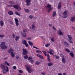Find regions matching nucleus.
Segmentation results:
<instances>
[{
	"label": "nucleus",
	"mask_w": 75,
	"mask_h": 75,
	"mask_svg": "<svg viewBox=\"0 0 75 75\" xmlns=\"http://www.w3.org/2000/svg\"><path fill=\"white\" fill-rule=\"evenodd\" d=\"M25 45L26 47H28V44H27V43H26L25 44Z\"/></svg>",
	"instance_id": "nucleus-37"
},
{
	"label": "nucleus",
	"mask_w": 75,
	"mask_h": 75,
	"mask_svg": "<svg viewBox=\"0 0 75 75\" xmlns=\"http://www.w3.org/2000/svg\"><path fill=\"white\" fill-rule=\"evenodd\" d=\"M50 52H52L53 51V50L51 49H50L49 50Z\"/></svg>",
	"instance_id": "nucleus-44"
},
{
	"label": "nucleus",
	"mask_w": 75,
	"mask_h": 75,
	"mask_svg": "<svg viewBox=\"0 0 75 75\" xmlns=\"http://www.w3.org/2000/svg\"><path fill=\"white\" fill-rule=\"evenodd\" d=\"M47 7L48 8H49L48 9V12L49 13L51 10V5L48 4L47 6Z\"/></svg>",
	"instance_id": "nucleus-7"
},
{
	"label": "nucleus",
	"mask_w": 75,
	"mask_h": 75,
	"mask_svg": "<svg viewBox=\"0 0 75 75\" xmlns=\"http://www.w3.org/2000/svg\"><path fill=\"white\" fill-rule=\"evenodd\" d=\"M49 27H52V24H49Z\"/></svg>",
	"instance_id": "nucleus-60"
},
{
	"label": "nucleus",
	"mask_w": 75,
	"mask_h": 75,
	"mask_svg": "<svg viewBox=\"0 0 75 75\" xmlns=\"http://www.w3.org/2000/svg\"><path fill=\"white\" fill-rule=\"evenodd\" d=\"M49 52L50 54L52 55H53V53H52V52Z\"/></svg>",
	"instance_id": "nucleus-52"
},
{
	"label": "nucleus",
	"mask_w": 75,
	"mask_h": 75,
	"mask_svg": "<svg viewBox=\"0 0 75 75\" xmlns=\"http://www.w3.org/2000/svg\"><path fill=\"white\" fill-rule=\"evenodd\" d=\"M51 40L52 42H54V38H51Z\"/></svg>",
	"instance_id": "nucleus-33"
},
{
	"label": "nucleus",
	"mask_w": 75,
	"mask_h": 75,
	"mask_svg": "<svg viewBox=\"0 0 75 75\" xmlns=\"http://www.w3.org/2000/svg\"><path fill=\"white\" fill-rule=\"evenodd\" d=\"M50 44L48 43L46 44L45 46L46 47H48V46H50Z\"/></svg>",
	"instance_id": "nucleus-34"
},
{
	"label": "nucleus",
	"mask_w": 75,
	"mask_h": 75,
	"mask_svg": "<svg viewBox=\"0 0 75 75\" xmlns=\"http://www.w3.org/2000/svg\"><path fill=\"white\" fill-rule=\"evenodd\" d=\"M27 3L26 5L27 6H30V2H31V0H27L26 1Z\"/></svg>",
	"instance_id": "nucleus-8"
},
{
	"label": "nucleus",
	"mask_w": 75,
	"mask_h": 75,
	"mask_svg": "<svg viewBox=\"0 0 75 75\" xmlns=\"http://www.w3.org/2000/svg\"><path fill=\"white\" fill-rule=\"evenodd\" d=\"M58 33L60 35H63V33L62 32L61 30H59L58 31Z\"/></svg>",
	"instance_id": "nucleus-16"
},
{
	"label": "nucleus",
	"mask_w": 75,
	"mask_h": 75,
	"mask_svg": "<svg viewBox=\"0 0 75 75\" xmlns=\"http://www.w3.org/2000/svg\"><path fill=\"white\" fill-rule=\"evenodd\" d=\"M47 58H50V55H49V54H47Z\"/></svg>",
	"instance_id": "nucleus-61"
},
{
	"label": "nucleus",
	"mask_w": 75,
	"mask_h": 75,
	"mask_svg": "<svg viewBox=\"0 0 75 75\" xmlns=\"http://www.w3.org/2000/svg\"><path fill=\"white\" fill-rule=\"evenodd\" d=\"M36 53H38H38H42V52L41 51L38 50L36 51Z\"/></svg>",
	"instance_id": "nucleus-27"
},
{
	"label": "nucleus",
	"mask_w": 75,
	"mask_h": 75,
	"mask_svg": "<svg viewBox=\"0 0 75 75\" xmlns=\"http://www.w3.org/2000/svg\"><path fill=\"white\" fill-rule=\"evenodd\" d=\"M32 27L33 30H35V27L34 25L33 24L32 26Z\"/></svg>",
	"instance_id": "nucleus-22"
},
{
	"label": "nucleus",
	"mask_w": 75,
	"mask_h": 75,
	"mask_svg": "<svg viewBox=\"0 0 75 75\" xmlns=\"http://www.w3.org/2000/svg\"><path fill=\"white\" fill-rule=\"evenodd\" d=\"M48 66H51V65H52V63L50 62L48 64Z\"/></svg>",
	"instance_id": "nucleus-31"
},
{
	"label": "nucleus",
	"mask_w": 75,
	"mask_h": 75,
	"mask_svg": "<svg viewBox=\"0 0 75 75\" xmlns=\"http://www.w3.org/2000/svg\"><path fill=\"white\" fill-rule=\"evenodd\" d=\"M13 7L14 8H16L17 10H18V11H19V10H18V8H19V7H18V5H13Z\"/></svg>",
	"instance_id": "nucleus-9"
},
{
	"label": "nucleus",
	"mask_w": 75,
	"mask_h": 75,
	"mask_svg": "<svg viewBox=\"0 0 75 75\" xmlns=\"http://www.w3.org/2000/svg\"><path fill=\"white\" fill-rule=\"evenodd\" d=\"M64 44L65 45H68V43L66 42H64Z\"/></svg>",
	"instance_id": "nucleus-41"
},
{
	"label": "nucleus",
	"mask_w": 75,
	"mask_h": 75,
	"mask_svg": "<svg viewBox=\"0 0 75 75\" xmlns=\"http://www.w3.org/2000/svg\"><path fill=\"white\" fill-rule=\"evenodd\" d=\"M58 6H61V2H59Z\"/></svg>",
	"instance_id": "nucleus-47"
},
{
	"label": "nucleus",
	"mask_w": 75,
	"mask_h": 75,
	"mask_svg": "<svg viewBox=\"0 0 75 75\" xmlns=\"http://www.w3.org/2000/svg\"><path fill=\"white\" fill-rule=\"evenodd\" d=\"M6 68L7 69V72H8V67H7L6 66Z\"/></svg>",
	"instance_id": "nucleus-56"
},
{
	"label": "nucleus",
	"mask_w": 75,
	"mask_h": 75,
	"mask_svg": "<svg viewBox=\"0 0 75 75\" xmlns=\"http://www.w3.org/2000/svg\"><path fill=\"white\" fill-rule=\"evenodd\" d=\"M3 72L4 74H6L7 72V71L6 69H3Z\"/></svg>",
	"instance_id": "nucleus-19"
},
{
	"label": "nucleus",
	"mask_w": 75,
	"mask_h": 75,
	"mask_svg": "<svg viewBox=\"0 0 75 75\" xmlns=\"http://www.w3.org/2000/svg\"><path fill=\"white\" fill-rule=\"evenodd\" d=\"M1 68L3 69H6V66L3 65V64H1Z\"/></svg>",
	"instance_id": "nucleus-10"
},
{
	"label": "nucleus",
	"mask_w": 75,
	"mask_h": 75,
	"mask_svg": "<svg viewBox=\"0 0 75 75\" xmlns=\"http://www.w3.org/2000/svg\"><path fill=\"white\" fill-rule=\"evenodd\" d=\"M0 47L1 50H5L7 48V46L6 45V42H2L0 44Z\"/></svg>",
	"instance_id": "nucleus-1"
},
{
	"label": "nucleus",
	"mask_w": 75,
	"mask_h": 75,
	"mask_svg": "<svg viewBox=\"0 0 75 75\" xmlns=\"http://www.w3.org/2000/svg\"><path fill=\"white\" fill-rule=\"evenodd\" d=\"M58 9H61V6H58Z\"/></svg>",
	"instance_id": "nucleus-51"
},
{
	"label": "nucleus",
	"mask_w": 75,
	"mask_h": 75,
	"mask_svg": "<svg viewBox=\"0 0 75 75\" xmlns=\"http://www.w3.org/2000/svg\"><path fill=\"white\" fill-rule=\"evenodd\" d=\"M25 67L26 68L27 71H28L29 73H31L32 72V70L31 69V67L29 65H26Z\"/></svg>",
	"instance_id": "nucleus-2"
},
{
	"label": "nucleus",
	"mask_w": 75,
	"mask_h": 75,
	"mask_svg": "<svg viewBox=\"0 0 75 75\" xmlns=\"http://www.w3.org/2000/svg\"><path fill=\"white\" fill-rule=\"evenodd\" d=\"M28 55H26L24 56V58L25 59H27L28 58Z\"/></svg>",
	"instance_id": "nucleus-26"
},
{
	"label": "nucleus",
	"mask_w": 75,
	"mask_h": 75,
	"mask_svg": "<svg viewBox=\"0 0 75 75\" xmlns=\"http://www.w3.org/2000/svg\"><path fill=\"white\" fill-rule=\"evenodd\" d=\"M67 36H68V38H69L71 37V35H67Z\"/></svg>",
	"instance_id": "nucleus-55"
},
{
	"label": "nucleus",
	"mask_w": 75,
	"mask_h": 75,
	"mask_svg": "<svg viewBox=\"0 0 75 75\" xmlns=\"http://www.w3.org/2000/svg\"><path fill=\"white\" fill-rule=\"evenodd\" d=\"M5 64H6V65H7L8 66H10V64H8V62H7V61H5Z\"/></svg>",
	"instance_id": "nucleus-32"
},
{
	"label": "nucleus",
	"mask_w": 75,
	"mask_h": 75,
	"mask_svg": "<svg viewBox=\"0 0 75 75\" xmlns=\"http://www.w3.org/2000/svg\"><path fill=\"white\" fill-rule=\"evenodd\" d=\"M15 14H16V15H18V12H15Z\"/></svg>",
	"instance_id": "nucleus-57"
},
{
	"label": "nucleus",
	"mask_w": 75,
	"mask_h": 75,
	"mask_svg": "<svg viewBox=\"0 0 75 75\" xmlns=\"http://www.w3.org/2000/svg\"><path fill=\"white\" fill-rule=\"evenodd\" d=\"M24 10L26 12H27L28 13H29V12H30V10H28V9L25 8Z\"/></svg>",
	"instance_id": "nucleus-29"
},
{
	"label": "nucleus",
	"mask_w": 75,
	"mask_h": 75,
	"mask_svg": "<svg viewBox=\"0 0 75 75\" xmlns=\"http://www.w3.org/2000/svg\"><path fill=\"white\" fill-rule=\"evenodd\" d=\"M69 55L70 56H71L72 58H74V54L73 53V52H71L69 53Z\"/></svg>",
	"instance_id": "nucleus-13"
},
{
	"label": "nucleus",
	"mask_w": 75,
	"mask_h": 75,
	"mask_svg": "<svg viewBox=\"0 0 75 75\" xmlns=\"http://www.w3.org/2000/svg\"><path fill=\"white\" fill-rule=\"evenodd\" d=\"M28 40H31V38L29 37L28 38Z\"/></svg>",
	"instance_id": "nucleus-58"
},
{
	"label": "nucleus",
	"mask_w": 75,
	"mask_h": 75,
	"mask_svg": "<svg viewBox=\"0 0 75 75\" xmlns=\"http://www.w3.org/2000/svg\"><path fill=\"white\" fill-rule=\"evenodd\" d=\"M56 11H54L53 12V15H52V17H54V16H56Z\"/></svg>",
	"instance_id": "nucleus-20"
},
{
	"label": "nucleus",
	"mask_w": 75,
	"mask_h": 75,
	"mask_svg": "<svg viewBox=\"0 0 75 75\" xmlns=\"http://www.w3.org/2000/svg\"><path fill=\"white\" fill-rule=\"evenodd\" d=\"M21 34L23 37H26L27 36L26 33H24V34L23 33H22Z\"/></svg>",
	"instance_id": "nucleus-17"
},
{
	"label": "nucleus",
	"mask_w": 75,
	"mask_h": 75,
	"mask_svg": "<svg viewBox=\"0 0 75 75\" xmlns=\"http://www.w3.org/2000/svg\"><path fill=\"white\" fill-rule=\"evenodd\" d=\"M22 54L23 55H26L28 54V51L27 50L23 49L22 50Z\"/></svg>",
	"instance_id": "nucleus-4"
},
{
	"label": "nucleus",
	"mask_w": 75,
	"mask_h": 75,
	"mask_svg": "<svg viewBox=\"0 0 75 75\" xmlns=\"http://www.w3.org/2000/svg\"><path fill=\"white\" fill-rule=\"evenodd\" d=\"M19 72H20V73H23V71L21 70H19Z\"/></svg>",
	"instance_id": "nucleus-45"
},
{
	"label": "nucleus",
	"mask_w": 75,
	"mask_h": 75,
	"mask_svg": "<svg viewBox=\"0 0 75 75\" xmlns=\"http://www.w3.org/2000/svg\"><path fill=\"white\" fill-rule=\"evenodd\" d=\"M15 23L16 24L17 26H18V25H19V23H18V22L19 21H18V20L16 18H15Z\"/></svg>",
	"instance_id": "nucleus-6"
},
{
	"label": "nucleus",
	"mask_w": 75,
	"mask_h": 75,
	"mask_svg": "<svg viewBox=\"0 0 75 75\" xmlns=\"http://www.w3.org/2000/svg\"><path fill=\"white\" fill-rule=\"evenodd\" d=\"M65 50L68 53H69L70 52V50H69V49H68L66 48V49H65Z\"/></svg>",
	"instance_id": "nucleus-23"
},
{
	"label": "nucleus",
	"mask_w": 75,
	"mask_h": 75,
	"mask_svg": "<svg viewBox=\"0 0 75 75\" xmlns=\"http://www.w3.org/2000/svg\"><path fill=\"white\" fill-rule=\"evenodd\" d=\"M53 29L54 30H56V28H55V27L54 26L53 27Z\"/></svg>",
	"instance_id": "nucleus-50"
},
{
	"label": "nucleus",
	"mask_w": 75,
	"mask_h": 75,
	"mask_svg": "<svg viewBox=\"0 0 75 75\" xmlns=\"http://www.w3.org/2000/svg\"><path fill=\"white\" fill-rule=\"evenodd\" d=\"M27 42L25 41V40H24L23 41V40H22V44H26Z\"/></svg>",
	"instance_id": "nucleus-25"
},
{
	"label": "nucleus",
	"mask_w": 75,
	"mask_h": 75,
	"mask_svg": "<svg viewBox=\"0 0 75 75\" xmlns=\"http://www.w3.org/2000/svg\"><path fill=\"white\" fill-rule=\"evenodd\" d=\"M47 61H49V62H50V61H51V60H50V59L49 57L47 58Z\"/></svg>",
	"instance_id": "nucleus-46"
},
{
	"label": "nucleus",
	"mask_w": 75,
	"mask_h": 75,
	"mask_svg": "<svg viewBox=\"0 0 75 75\" xmlns=\"http://www.w3.org/2000/svg\"><path fill=\"white\" fill-rule=\"evenodd\" d=\"M39 58H41V59H44L43 56L41 55H40Z\"/></svg>",
	"instance_id": "nucleus-35"
},
{
	"label": "nucleus",
	"mask_w": 75,
	"mask_h": 75,
	"mask_svg": "<svg viewBox=\"0 0 75 75\" xmlns=\"http://www.w3.org/2000/svg\"><path fill=\"white\" fill-rule=\"evenodd\" d=\"M33 16H32V15H30L29 16V18H30V19H32L33 18Z\"/></svg>",
	"instance_id": "nucleus-39"
},
{
	"label": "nucleus",
	"mask_w": 75,
	"mask_h": 75,
	"mask_svg": "<svg viewBox=\"0 0 75 75\" xmlns=\"http://www.w3.org/2000/svg\"><path fill=\"white\" fill-rule=\"evenodd\" d=\"M58 75H62V74L61 73H58Z\"/></svg>",
	"instance_id": "nucleus-64"
},
{
	"label": "nucleus",
	"mask_w": 75,
	"mask_h": 75,
	"mask_svg": "<svg viewBox=\"0 0 75 75\" xmlns=\"http://www.w3.org/2000/svg\"><path fill=\"white\" fill-rule=\"evenodd\" d=\"M9 3H10V4H14V2L13 1H11L9 2Z\"/></svg>",
	"instance_id": "nucleus-38"
},
{
	"label": "nucleus",
	"mask_w": 75,
	"mask_h": 75,
	"mask_svg": "<svg viewBox=\"0 0 75 75\" xmlns=\"http://www.w3.org/2000/svg\"><path fill=\"white\" fill-rule=\"evenodd\" d=\"M40 63H41L40 62L37 61V62H35V64L36 65H40Z\"/></svg>",
	"instance_id": "nucleus-28"
},
{
	"label": "nucleus",
	"mask_w": 75,
	"mask_h": 75,
	"mask_svg": "<svg viewBox=\"0 0 75 75\" xmlns=\"http://www.w3.org/2000/svg\"><path fill=\"white\" fill-rule=\"evenodd\" d=\"M67 11H64V13H63V15L65 16L64 17L62 16V17L63 18H67Z\"/></svg>",
	"instance_id": "nucleus-5"
},
{
	"label": "nucleus",
	"mask_w": 75,
	"mask_h": 75,
	"mask_svg": "<svg viewBox=\"0 0 75 75\" xmlns=\"http://www.w3.org/2000/svg\"><path fill=\"white\" fill-rule=\"evenodd\" d=\"M32 59H33V57H29L28 58V59H30V61H31Z\"/></svg>",
	"instance_id": "nucleus-30"
},
{
	"label": "nucleus",
	"mask_w": 75,
	"mask_h": 75,
	"mask_svg": "<svg viewBox=\"0 0 75 75\" xmlns=\"http://www.w3.org/2000/svg\"><path fill=\"white\" fill-rule=\"evenodd\" d=\"M8 14L9 15H13V12L12 11H10L8 12Z\"/></svg>",
	"instance_id": "nucleus-14"
},
{
	"label": "nucleus",
	"mask_w": 75,
	"mask_h": 75,
	"mask_svg": "<svg viewBox=\"0 0 75 75\" xmlns=\"http://www.w3.org/2000/svg\"><path fill=\"white\" fill-rule=\"evenodd\" d=\"M69 40H72V37H70V38H69Z\"/></svg>",
	"instance_id": "nucleus-59"
},
{
	"label": "nucleus",
	"mask_w": 75,
	"mask_h": 75,
	"mask_svg": "<svg viewBox=\"0 0 75 75\" xmlns=\"http://www.w3.org/2000/svg\"><path fill=\"white\" fill-rule=\"evenodd\" d=\"M12 36H13V38H15V35L14 34H12Z\"/></svg>",
	"instance_id": "nucleus-49"
},
{
	"label": "nucleus",
	"mask_w": 75,
	"mask_h": 75,
	"mask_svg": "<svg viewBox=\"0 0 75 75\" xmlns=\"http://www.w3.org/2000/svg\"><path fill=\"white\" fill-rule=\"evenodd\" d=\"M28 43L29 44V45H30V46H33V43L32 42H31L30 41H29Z\"/></svg>",
	"instance_id": "nucleus-15"
},
{
	"label": "nucleus",
	"mask_w": 75,
	"mask_h": 75,
	"mask_svg": "<svg viewBox=\"0 0 75 75\" xmlns=\"http://www.w3.org/2000/svg\"><path fill=\"white\" fill-rule=\"evenodd\" d=\"M75 21V17H73L71 18L70 21H71V22H73Z\"/></svg>",
	"instance_id": "nucleus-11"
},
{
	"label": "nucleus",
	"mask_w": 75,
	"mask_h": 75,
	"mask_svg": "<svg viewBox=\"0 0 75 75\" xmlns=\"http://www.w3.org/2000/svg\"><path fill=\"white\" fill-rule=\"evenodd\" d=\"M0 37L1 38H3V37H4V35H0Z\"/></svg>",
	"instance_id": "nucleus-36"
},
{
	"label": "nucleus",
	"mask_w": 75,
	"mask_h": 75,
	"mask_svg": "<svg viewBox=\"0 0 75 75\" xmlns=\"http://www.w3.org/2000/svg\"><path fill=\"white\" fill-rule=\"evenodd\" d=\"M19 36H16V38H15V40L16 41H18V40L19 39Z\"/></svg>",
	"instance_id": "nucleus-21"
},
{
	"label": "nucleus",
	"mask_w": 75,
	"mask_h": 75,
	"mask_svg": "<svg viewBox=\"0 0 75 75\" xmlns=\"http://www.w3.org/2000/svg\"><path fill=\"white\" fill-rule=\"evenodd\" d=\"M0 25L1 27H3L4 25V22L2 20L0 22Z\"/></svg>",
	"instance_id": "nucleus-12"
},
{
	"label": "nucleus",
	"mask_w": 75,
	"mask_h": 75,
	"mask_svg": "<svg viewBox=\"0 0 75 75\" xmlns=\"http://www.w3.org/2000/svg\"><path fill=\"white\" fill-rule=\"evenodd\" d=\"M33 48H35L37 50H39V48H38V47H35L34 46H33Z\"/></svg>",
	"instance_id": "nucleus-40"
},
{
	"label": "nucleus",
	"mask_w": 75,
	"mask_h": 75,
	"mask_svg": "<svg viewBox=\"0 0 75 75\" xmlns=\"http://www.w3.org/2000/svg\"><path fill=\"white\" fill-rule=\"evenodd\" d=\"M62 62H63V63H64V64H65L66 62H65V59L64 58H62Z\"/></svg>",
	"instance_id": "nucleus-18"
},
{
	"label": "nucleus",
	"mask_w": 75,
	"mask_h": 75,
	"mask_svg": "<svg viewBox=\"0 0 75 75\" xmlns=\"http://www.w3.org/2000/svg\"><path fill=\"white\" fill-rule=\"evenodd\" d=\"M42 52L45 55V56L46 57H47V53H46V52H45V51H42Z\"/></svg>",
	"instance_id": "nucleus-24"
},
{
	"label": "nucleus",
	"mask_w": 75,
	"mask_h": 75,
	"mask_svg": "<svg viewBox=\"0 0 75 75\" xmlns=\"http://www.w3.org/2000/svg\"><path fill=\"white\" fill-rule=\"evenodd\" d=\"M13 69H16V66H14L13 67Z\"/></svg>",
	"instance_id": "nucleus-48"
},
{
	"label": "nucleus",
	"mask_w": 75,
	"mask_h": 75,
	"mask_svg": "<svg viewBox=\"0 0 75 75\" xmlns=\"http://www.w3.org/2000/svg\"><path fill=\"white\" fill-rule=\"evenodd\" d=\"M56 59H59V57L58 56H56Z\"/></svg>",
	"instance_id": "nucleus-43"
},
{
	"label": "nucleus",
	"mask_w": 75,
	"mask_h": 75,
	"mask_svg": "<svg viewBox=\"0 0 75 75\" xmlns=\"http://www.w3.org/2000/svg\"><path fill=\"white\" fill-rule=\"evenodd\" d=\"M69 42L70 43H72V44H73V42H72V41L71 40H69Z\"/></svg>",
	"instance_id": "nucleus-53"
},
{
	"label": "nucleus",
	"mask_w": 75,
	"mask_h": 75,
	"mask_svg": "<svg viewBox=\"0 0 75 75\" xmlns=\"http://www.w3.org/2000/svg\"><path fill=\"white\" fill-rule=\"evenodd\" d=\"M27 30H23V33H25V32H27Z\"/></svg>",
	"instance_id": "nucleus-62"
},
{
	"label": "nucleus",
	"mask_w": 75,
	"mask_h": 75,
	"mask_svg": "<svg viewBox=\"0 0 75 75\" xmlns=\"http://www.w3.org/2000/svg\"><path fill=\"white\" fill-rule=\"evenodd\" d=\"M40 55H41L38 54H37V57H39V58H40Z\"/></svg>",
	"instance_id": "nucleus-54"
},
{
	"label": "nucleus",
	"mask_w": 75,
	"mask_h": 75,
	"mask_svg": "<svg viewBox=\"0 0 75 75\" xmlns=\"http://www.w3.org/2000/svg\"><path fill=\"white\" fill-rule=\"evenodd\" d=\"M9 21H10V22L11 24H13V22L12 21H11L9 19Z\"/></svg>",
	"instance_id": "nucleus-42"
},
{
	"label": "nucleus",
	"mask_w": 75,
	"mask_h": 75,
	"mask_svg": "<svg viewBox=\"0 0 75 75\" xmlns=\"http://www.w3.org/2000/svg\"><path fill=\"white\" fill-rule=\"evenodd\" d=\"M8 52L9 53H10V54H11V55L12 57H14V50L13 49H11L8 51Z\"/></svg>",
	"instance_id": "nucleus-3"
},
{
	"label": "nucleus",
	"mask_w": 75,
	"mask_h": 75,
	"mask_svg": "<svg viewBox=\"0 0 75 75\" xmlns=\"http://www.w3.org/2000/svg\"><path fill=\"white\" fill-rule=\"evenodd\" d=\"M63 75H67V74L65 73H63Z\"/></svg>",
	"instance_id": "nucleus-63"
}]
</instances>
